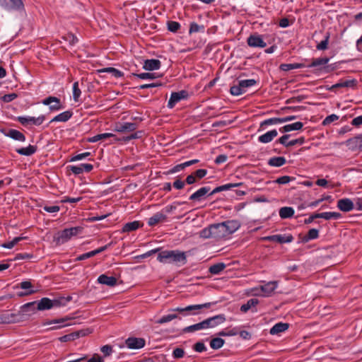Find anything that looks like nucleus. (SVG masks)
<instances>
[{
  "instance_id": "nucleus-34",
  "label": "nucleus",
  "mask_w": 362,
  "mask_h": 362,
  "mask_svg": "<svg viewBox=\"0 0 362 362\" xmlns=\"http://www.w3.org/2000/svg\"><path fill=\"white\" fill-rule=\"evenodd\" d=\"M37 151V146L29 145L27 147L16 149V152L21 155L29 156L34 154Z\"/></svg>"
},
{
  "instance_id": "nucleus-62",
  "label": "nucleus",
  "mask_w": 362,
  "mask_h": 362,
  "mask_svg": "<svg viewBox=\"0 0 362 362\" xmlns=\"http://www.w3.org/2000/svg\"><path fill=\"white\" fill-rule=\"evenodd\" d=\"M339 117L334 114L327 116L322 122L323 125H327L337 120Z\"/></svg>"
},
{
  "instance_id": "nucleus-16",
  "label": "nucleus",
  "mask_w": 362,
  "mask_h": 362,
  "mask_svg": "<svg viewBox=\"0 0 362 362\" xmlns=\"http://www.w3.org/2000/svg\"><path fill=\"white\" fill-rule=\"evenodd\" d=\"M210 191L209 187H203L193 193L189 198L191 201L200 202L202 200L204 197L208 194Z\"/></svg>"
},
{
  "instance_id": "nucleus-63",
  "label": "nucleus",
  "mask_w": 362,
  "mask_h": 362,
  "mask_svg": "<svg viewBox=\"0 0 362 362\" xmlns=\"http://www.w3.org/2000/svg\"><path fill=\"white\" fill-rule=\"evenodd\" d=\"M101 352L104 354V357L110 356L112 351V346L110 345H105L100 349Z\"/></svg>"
},
{
  "instance_id": "nucleus-60",
  "label": "nucleus",
  "mask_w": 362,
  "mask_h": 362,
  "mask_svg": "<svg viewBox=\"0 0 362 362\" xmlns=\"http://www.w3.org/2000/svg\"><path fill=\"white\" fill-rule=\"evenodd\" d=\"M293 179H294L293 177H291L289 176L284 175V176L277 178L275 180V182L280 184V185H284V184L288 183L291 180H292Z\"/></svg>"
},
{
  "instance_id": "nucleus-15",
  "label": "nucleus",
  "mask_w": 362,
  "mask_h": 362,
  "mask_svg": "<svg viewBox=\"0 0 362 362\" xmlns=\"http://www.w3.org/2000/svg\"><path fill=\"white\" fill-rule=\"evenodd\" d=\"M167 220V216L163 211L157 212L153 214L148 220V224L149 226H154L159 223L164 222Z\"/></svg>"
},
{
  "instance_id": "nucleus-44",
  "label": "nucleus",
  "mask_w": 362,
  "mask_h": 362,
  "mask_svg": "<svg viewBox=\"0 0 362 362\" xmlns=\"http://www.w3.org/2000/svg\"><path fill=\"white\" fill-rule=\"evenodd\" d=\"M320 216L321 218H324L326 220H330V219H339L341 218V214L339 212H323L320 213Z\"/></svg>"
},
{
  "instance_id": "nucleus-39",
  "label": "nucleus",
  "mask_w": 362,
  "mask_h": 362,
  "mask_svg": "<svg viewBox=\"0 0 362 362\" xmlns=\"http://www.w3.org/2000/svg\"><path fill=\"white\" fill-rule=\"evenodd\" d=\"M286 160L284 157H273L269 160L268 164L271 166L281 167L284 165L286 163Z\"/></svg>"
},
{
  "instance_id": "nucleus-6",
  "label": "nucleus",
  "mask_w": 362,
  "mask_h": 362,
  "mask_svg": "<svg viewBox=\"0 0 362 362\" xmlns=\"http://www.w3.org/2000/svg\"><path fill=\"white\" fill-rule=\"evenodd\" d=\"M216 303H206L204 304L199 305H191L185 308L177 307L170 310L173 312H178L180 313H184L185 312H192V314L195 315L202 308H209Z\"/></svg>"
},
{
  "instance_id": "nucleus-27",
  "label": "nucleus",
  "mask_w": 362,
  "mask_h": 362,
  "mask_svg": "<svg viewBox=\"0 0 362 362\" xmlns=\"http://www.w3.org/2000/svg\"><path fill=\"white\" fill-rule=\"evenodd\" d=\"M329 61L328 57H320L317 59H313L312 62L310 64L306 65V67H317L318 69H321L322 66L327 64Z\"/></svg>"
},
{
  "instance_id": "nucleus-61",
  "label": "nucleus",
  "mask_w": 362,
  "mask_h": 362,
  "mask_svg": "<svg viewBox=\"0 0 362 362\" xmlns=\"http://www.w3.org/2000/svg\"><path fill=\"white\" fill-rule=\"evenodd\" d=\"M193 349L197 352H203L206 350V347L205 344L202 341H198L196 344H194Z\"/></svg>"
},
{
  "instance_id": "nucleus-41",
  "label": "nucleus",
  "mask_w": 362,
  "mask_h": 362,
  "mask_svg": "<svg viewBox=\"0 0 362 362\" xmlns=\"http://www.w3.org/2000/svg\"><path fill=\"white\" fill-rule=\"evenodd\" d=\"M99 71L101 73H110L115 78H120L124 76V74L121 71H119L117 69H115L113 67L103 68V69H100Z\"/></svg>"
},
{
  "instance_id": "nucleus-36",
  "label": "nucleus",
  "mask_w": 362,
  "mask_h": 362,
  "mask_svg": "<svg viewBox=\"0 0 362 362\" xmlns=\"http://www.w3.org/2000/svg\"><path fill=\"white\" fill-rule=\"evenodd\" d=\"M6 135L14 140L20 141H25V136H24V134L16 129H10Z\"/></svg>"
},
{
  "instance_id": "nucleus-3",
  "label": "nucleus",
  "mask_w": 362,
  "mask_h": 362,
  "mask_svg": "<svg viewBox=\"0 0 362 362\" xmlns=\"http://www.w3.org/2000/svg\"><path fill=\"white\" fill-rule=\"evenodd\" d=\"M83 230L80 226L66 228L59 233L55 237V240L57 244L61 245L69 240L73 236L79 234Z\"/></svg>"
},
{
  "instance_id": "nucleus-37",
  "label": "nucleus",
  "mask_w": 362,
  "mask_h": 362,
  "mask_svg": "<svg viewBox=\"0 0 362 362\" xmlns=\"http://www.w3.org/2000/svg\"><path fill=\"white\" fill-rule=\"evenodd\" d=\"M279 216L281 218H288L293 216L294 210L292 207L284 206L279 209Z\"/></svg>"
},
{
  "instance_id": "nucleus-20",
  "label": "nucleus",
  "mask_w": 362,
  "mask_h": 362,
  "mask_svg": "<svg viewBox=\"0 0 362 362\" xmlns=\"http://www.w3.org/2000/svg\"><path fill=\"white\" fill-rule=\"evenodd\" d=\"M107 247H108L107 245L100 247L95 250H93V251H90V252H86V253H84V254H82V255L78 256L76 259L77 261H82V260L86 259L88 258H90V257L105 251Z\"/></svg>"
},
{
  "instance_id": "nucleus-7",
  "label": "nucleus",
  "mask_w": 362,
  "mask_h": 362,
  "mask_svg": "<svg viewBox=\"0 0 362 362\" xmlns=\"http://www.w3.org/2000/svg\"><path fill=\"white\" fill-rule=\"evenodd\" d=\"M189 96L187 90H182L179 92H173L168 102V107L173 108L182 100H186Z\"/></svg>"
},
{
  "instance_id": "nucleus-28",
  "label": "nucleus",
  "mask_w": 362,
  "mask_h": 362,
  "mask_svg": "<svg viewBox=\"0 0 362 362\" xmlns=\"http://www.w3.org/2000/svg\"><path fill=\"white\" fill-rule=\"evenodd\" d=\"M288 327L289 325L288 323L279 322L271 328L269 333L272 335L279 334L285 332Z\"/></svg>"
},
{
  "instance_id": "nucleus-30",
  "label": "nucleus",
  "mask_w": 362,
  "mask_h": 362,
  "mask_svg": "<svg viewBox=\"0 0 362 362\" xmlns=\"http://www.w3.org/2000/svg\"><path fill=\"white\" fill-rule=\"evenodd\" d=\"M108 138H113L115 141H117L116 139H118L115 134H113L112 133H103V134H97L94 136L88 138V141L89 142L94 143V142H97L100 140H103V139H106Z\"/></svg>"
},
{
  "instance_id": "nucleus-42",
  "label": "nucleus",
  "mask_w": 362,
  "mask_h": 362,
  "mask_svg": "<svg viewBox=\"0 0 362 362\" xmlns=\"http://www.w3.org/2000/svg\"><path fill=\"white\" fill-rule=\"evenodd\" d=\"M305 66V65L303 64L294 63V64H282L280 65L279 68L281 70H282L284 71H288L291 69H300V68H303Z\"/></svg>"
},
{
  "instance_id": "nucleus-59",
  "label": "nucleus",
  "mask_w": 362,
  "mask_h": 362,
  "mask_svg": "<svg viewBox=\"0 0 362 362\" xmlns=\"http://www.w3.org/2000/svg\"><path fill=\"white\" fill-rule=\"evenodd\" d=\"M238 333V329L236 328H233L228 332L224 330L221 331L218 333V335L220 337L235 336Z\"/></svg>"
},
{
  "instance_id": "nucleus-31",
  "label": "nucleus",
  "mask_w": 362,
  "mask_h": 362,
  "mask_svg": "<svg viewBox=\"0 0 362 362\" xmlns=\"http://www.w3.org/2000/svg\"><path fill=\"white\" fill-rule=\"evenodd\" d=\"M143 226L142 223L139 221H134L132 222L127 223L124 225L122 228V232L129 233L132 231H134L141 227Z\"/></svg>"
},
{
  "instance_id": "nucleus-17",
  "label": "nucleus",
  "mask_w": 362,
  "mask_h": 362,
  "mask_svg": "<svg viewBox=\"0 0 362 362\" xmlns=\"http://www.w3.org/2000/svg\"><path fill=\"white\" fill-rule=\"evenodd\" d=\"M346 146L349 149L356 151L362 147V136L361 135L351 138L346 141Z\"/></svg>"
},
{
  "instance_id": "nucleus-40",
  "label": "nucleus",
  "mask_w": 362,
  "mask_h": 362,
  "mask_svg": "<svg viewBox=\"0 0 362 362\" xmlns=\"http://www.w3.org/2000/svg\"><path fill=\"white\" fill-rule=\"evenodd\" d=\"M37 301L30 302L24 304L21 308V312L23 313H27L30 311L35 312L37 310Z\"/></svg>"
},
{
  "instance_id": "nucleus-53",
  "label": "nucleus",
  "mask_w": 362,
  "mask_h": 362,
  "mask_svg": "<svg viewBox=\"0 0 362 362\" xmlns=\"http://www.w3.org/2000/svg\"><path fill=\"white\" fill-rule=\"evenodd\" d=\"M62 39L64 41L68 42L70 45H74L78 41L77 37L71 33H67L66 35L63 36Z\"/></svg>"
},
{
  "instance_id": "nucleus-13",
  "label": "nucleus",
  "mask_w": 362,
  "mask_h": 362,
  "mask_svg": "<svg viewBox=\"0 0 362 362\" xmlns=\"http://www.w3.org/2000/svg\"><path fill=\"white\" fill-rule=\"evenodd\" d=\"M226 321V316L224 314H220L205 320L206 327L214 328L216 326L223 323Z\"/></svg>"
},
{
  "instance_id": "nucleus-12",
  "label": "nucleus",
  "mask_w": 362,
  "mask_h": 362,
  "mask_svg": "<svg viewBox=\"0 0 362 362\" xmlns=\"http://www.w3.org/2000/svg\"><path fill=\"white\" fill-rule=\"evenodd\" d=\"M125 344L129 349H139L145 346L146 341L143 338L129 337L126 339Z\"/></svg>"
},
{
  "instance_id": "nucleus-51",
  "label": "nucleus",
  "mask_w": 362,
  "mask_h": 362,
  "mask_svg": "<svg viewBox=\"0 0 362 362\" xmlns=\"http://www.w3.org/2000/svg\"><path fill=\"white\" fill-rule=\"evenodd\" d=\"M204 31V26L203 25H199L195 22H192L190 23L189 30V34H192L194 33H199V32L203 33Z\"/></svg>"
},
{
  "instance_id": "nucleus-58",
  "label": "nucleus",
  "mask_w": 362,
  "mask_h": 362,
  "mask_svg": "<svg viewBox=\"0 0 362 362\" xmlns=\"http://www.w3.org/2000/svg\"><path fill=\"white\" fill-rule=\"evenodd\" d=\"M180 28V24L176 21H168V30L175 33Z\"/></svg>"
},
{
  "instance_id": "nucleus-23",
  "label": "nucleus",
  "mask_w": 362,
  "mask_h": 362,
  "mask_svg": "<svg viewBox=\"0 0 362 362\" xmlns=\"http://www.w3.org/2000/svg\"><path fill=\"white\" fill-rule=\"evenodd\" d=\"M277 287V281H269L260 286L262 292L264 293V296H269Z\"/></svg>"
},
{
  "instance_id": "nucleus-33",
  "label": "nucleus",
  "mask_w": 362,
  "mask_h": 362,
  "mask_svg": "<svg viewBox=\"0 0 362 362\" xmlns=\"http://www.w3.org/2000/svg\"><path fill=\"white\" fill-rule=\"evenodd\" d=\"M73 115V112L70 110L65 111L55 116L50 122H65L68 121Z\"/></svg>"
},
{
  "instance_id": "nucleus-9",
  "label": "nucleus",
  "mask_w": 362,
  "mask_h": 362,
  "mask_svg": "<svg viewBox=\"0 0 362 362\" xmlns=\"http://www.w3.org/2000/svg\"><path fill=\"white\" fill-rule=\"evenodd\" d=\"M42 104L49 105L50 111H58L64 108L60 99L54 96H49L42 100Z\"/></svg>"
},
{
  "instance_id": "nucleus-8",
  "label": "nucleus",
  "mask_w": 362,
  "mask_h": 362,
  "mask_svg": "<svg viewBox=\"0 0 362 362\" xmlns=\"http://www.w3.org/2000/svg\"><path fill=\"white\" fill-rule=\"evenodd\" d=\"M45 119V115H40L37 117L20 116L17 118V120L23 126H26L30 124L39 126L43 123Z\"/></svg>"
},
{
  "instance_id": "nucleus-56",
  "label": "nucleus",
  "mask_w": 362,
  "mask_h": 362,
  "mask_svg": "<svg viewBox=\"0 0 362 362\" xmlns=\"http://www.w3.org/2000/svg\"><path fill=\"white\" fill-rule=\"evenodd\" d=\"M134 76L141 79H154L157 78L155 73L134 74Z\"/></svg>"
},
{
  "instance_id": "nucleus-47",
  "label": "nucleus",
  "mask_w": 362,
  "mask_h": 362,
  "mask_svg": "<svg viewBox=\"0 0 362 362\" xmlns=\"http://www.w3.org/2000/svg\"><path fill=\"white\" fill-rule=\"evenodd\" d=\"M26 239V237L19 236L14 238L11 241L5 243L2 245V247L7 249L13 248L20 241Z\"/></svg>"
},
{
  "instance_id": "nucleus-55",
  "label": "nucleus",
  "mask_w": 362,
  "mask_h": 362,
  "mask_svg": "<svg viewBox=\"0 0 362 362\" xmlns=\"http://www.w3.org/2000/svg\"><path fill=\"white\" fill-rule=\"evenodd\" d=\"M81 91L78 88V82L76 81L73 84V98L74 101L77 102L80 98Z\"/></svg>"
},
{
  "instance_id": "nucleus-32",
  "label": "nucleus",
  "mask_w": 362,
  "mask_h": 362,
  "mask_svg": "<svg viewBox=\"0 0 362 362\" xmlns=\"http://www.w3.org/2000/svg\"><path fill=\"white\" fill-rule=\"evenodd\" d=\"M303 124L300 122H296L293 124H286L279 129V131L282 133L288 132L294 130H300L303 128Z\"/></svg>"
},
{
  "instance_id": "nucleus-46",
  "label": "nucleus",
  "mask_w": 362,
  "mask_h": 362,
  "mask_svg": "<svg viewBox=\"0 0 362 362\" xmlns=\"http://www.w3.org/2000/svg\"><path fill=\"white\" fill-rule=\"evenodd\" d=\"M281 124V118L272 117V118H269V119H265L263 122H262L260 123V127L264 128V127H265V126L274 125V124Z\"/></svg>"
},
{
  "instance_id": "nucleus-14",
  "label": "nucleus",
  "mask_w": 362,
  "mask_h": 362,
  "mask_svg": "<svg viewBox=\"0 0 362 362\" xmlns=\"http://www.w3.org/2000/svg\"><path fill=\"white\" fill-rule=\"evenodd\" d=\"M265 240L276 242L279 243H291L293 240V237L291 235H273L263 238Z\"/></svg>"
},
{
  "instance_id": "nucleus-54",
  "label": "nucleus",
  "mask_w": 362,
  "mask_h": 362,
  "mask_svg": "<svg viewBox=\"0 0 362 362\" xmlns=\"http://www.w3.org/2000/svg\"><path fill=\"white\" fill-rule=\"evenodd\" d=\"M329 39V33H327L325 39L321 41L317 46L316 48L318 50H325L328 47V42Z\"/></svg>"
},
{
  "instance_id": "nucleus-1",
  "label": "nucleus",
  "mask_w": 362,
  "mask_h": 362,
  "mask_svg": "<svg viewBox=\"0 0 362 362\" xmlns=\"http://www.w3.org/2000/svg\"><path fill=\"white\" fill-rule=\"evenodd\" d=\"M240 227V223L238 221H226L204 228L200 231L199 235L204 239L213 238L219 240L235 233Z\"/></svg>"
},
{
  "instance_id": "nucleus-18",
  "label": "nucleus",
  "mask_w": 362,
  "mask_h": 362,
  "mask_svg": "<svg viewBox=\"0 0 362 362\" xmlns=\"http://www.w3.org/2000/svg\"><path fill=\"white\" fill-rule=\"evenodd\" d=\"M337 207L344 212H348L354 209L353 202L347 198L341 199L337 202Z\"/></svg>"
},
{
  "instance_id": "nucleus-21",
  "label": "nucleus",
  "mask_w": 362,
  "mask_h": 362,
  "mask_svg": "<svg viewBox=\"0 0 362 362\" xmlns=\"http://www.w3.org/2000/svg\"><path fill=\"white\" fill-rule=\"evenodd\" d=\"M37 310L39 311L47 310L53 308V304H52V300L49 298H42L40 300L37 301Z\"/></svg>"
},
{
  "instance_id": "nucleus-10",
  "label": "nucleus",
  "mask_w": 362,
  "mask_h": 362,
  "mask_svg": "<svg viewBox=\"0 0 362 362\" xmlns=\"http://www.w3.org/2000/svg\"><path fill=\"white\" fill-rule=\"evenodd\" d=\"M137 124L134 122L117 123L115 127V131L117 132H132L137 129Z\"/></svg>"
},
{
  "instance_id": "nucleus-25",
  "label": "nucleus",
  "mask_w": 362,
  "mask_h": 362,
  "mask_svg": "<svg viewBox=\"0 0 362 362\" xmlns=\"http://www.w3.org/2000/svg\"><path fill=\"white\" fill-rule=\"evenodd\" d=\"M98 282L109 286H114L117 284V279L114 276H108L105 274H101L98 278Z\"/></svg>"
},
{
  "instance_id": "nucleus-5",
  "label": "nucleus",
  "mask_w": 362,
  "mask_h": 362,
  "mask_svg": "<svg viewBox=\"0 0 362 362\" xmlns=\"http://www.w3.org/2000/svg\"><path fill=\"white\" fill-rule=\"evenodd\" d=\"M0 5L8 11H16L23 12L25 11L22 0H0Z\"/></svg>"
},
{
  "instance_id": "nucleus-35",
  "label": "nucleus",
  "mask_w": 362,
  "mask_h": 362,
  "mask_svg": "<svg viewBox=\"0 0 362 362\" xmlns=\"http://www.w3.org/2000/svg\"><path fill=\"white\" fill-rule=\"evenodd\" d=\"M16 315L13 313H3L0 315V324H10L16 322L15 317Z\"/></svg>"
},
{
  "instance_id": "nucleus-11",
  "label": "nucleus",
  "mask_w": 362,
  "mask_h": 362,
  "mask_svg": "<svg viewBox=\"0 0 362 362\" xmlns=\"http://www.w3.org/2000/svg\"><path fill=\"white\" fill-rule=\"evenodd\" d=\"M247 45L252 47L264 48L267 46V43L263 40L262 37L258 35H251L247 40Z\"/></svg>"
},
{
  "instance_id": "nucleus-22",
  "label": "nucleus",
  "mask_w": 362,
  "mask_h": 362,
  "mask_svg": "<svg viewBox=\"0 0 362 362\" xmlns=\"http://www.w3.org/2000/svg\"><path fill=\"white\" fill-rule=\"evenodd\" d=\"M69 319L70 318L67 317H62V318L48 321V322H45L44 325H49L58 324V325H54L53 327L48 328L49 330L58 329L65 327L66 325L64 323Z\"/></svg>"
},
{
  "instance_id": "nucleus-50",
  "label": "nucleus",
  "mask_w": 362,
  "mask_h": 362,
  "mask_svg": "<svg viewBox=\"0 0 362 362\" xmlns=\"http://www.w3.org/2000/svg\"><path fill=\"white\" fill-rule=\"evenodd\" d=\"M354 84V81L353 80H346L340 81L334 85H333L330 89H334L337 88H344V87H351Z\"/></svg>"
},
{
  "instance_id": "nucleus-19",
  "label": "nucleus",
  "mask_w": 362,
  "mask_h": 362,
  "mask_svg": "<svg viewBox=\"0 0 362 362\" xmlns=\"http://www.w3.org/2000/svg\"><path fill=\"white\" fill-rule=\"evenodd\" d=\"M160 65L161 63L158 59H146L144 61L143 69L147 71L158 70L160 69Z\"/></svg>"
},
{
  "instance_id": "nucleus-57",
  "label": "nucleus",
  "mask_w": 362,
  "mask_h": 362,
  "mask_svg": "<svg viewBox=\"0 0 362 362\" xmlns=\"http://www.w3.org/2000/svg\"><path fill=\"white\" fill-rule=\"evenodd\" d=\"M77 334H74V332L70 333L69 334L64 335L59 338V340L61 342H67V341H74L76 339V337Z\"/></svg>"
},
{
  "instance_id": "nucleus-4",
  "label": "nucleus",
  "mask_w": 362,
  "mask_h": 362,
  "mask_svg": "<svg viewBox=\"0 0 362 362\" xmlns=\"http://www.w3.org/2000/svg\"><path fill=\"white\" fill-rule=\"evenodd\" d=\"M257 81L255 79H246L238 81V84H234L230 88V93L233 95H240L245 93L250 87L255 86Z\"/></svg>"
},
{
  "instance_id": "nucleus-49",
  "label": "nucleus",
  "mask_w": 362,
  "mask_h": 362,
  "mask_svg": "<svg viewBox=\"0 0 362 362\" xmlns=\"http://www.w3.org/2000/svg\"><path fill=\"white\" fill-rule=\"evenodd\" d=\"M142 132H134L129 136H123L122 138L116 139L117 141H124V142H128L130 140L139 139L141 136Z\"/></svg>"
},
{
  "instance_id": "nucleus-26",
  "label": "nucleus",
  "mask_w": 362,
  "mask_h": 362,
  "mask_svg": "<svg viewBox=\"0 0 362 362\" xmlns=\"http://www.w3.org/2000/svg\"><path fill=\"white\" fill-rule=\"evenodd\" d=\"M71 296H60L58 298H55L54 299H51L52 304H53V308H60L67 305V303L71 300Z\"/></svg>"
},
{
  "instance_id": "nucleus-2",
  "label": "nucleus",
  "mask_w": 362,
  "mask_h": 362,
  "mask_svg": "<svg viewBox=\"0 0 362 362\" xmlns=\"http://www.w3.org/2000/svg\"><path fill=\"white\" fill-rule=\"evenodd\" d=\"M157 259L163 264H175L178 266L187 263L185 252L177 250L161 251L158 255Z\"/></svg>"
},
{
  "instance_id": "nucleus-29",
  "label": "nucleus",
  "mask_w": 362,
  "mask_h": 362,
  "mask_svg": "<svg viewBox=\"0 0 362 362\" xmlns=\"http://www.w3.org/2000/svg\"><path fill=\"white\" fill-rule=\"evenodd\" d=\"M206 324V323L204 320L199 323L185 327L182 331H183V332L187 333V332H193L195 331L207 329Z\"/></svg>"
},
{
  "instance_id": "nucleus-52",
  "label": "nucleus",
  "mask_w": 362,
  "mask_h": 362,
  "mask_svg": "<svg viewBox=\"0 0 362 362\" xmlns=\"http://www.w3.org/2000/svg\"><path fill=\"white\" fill-rule=\"evenodd\" d=\"M178 317L177 314H168L167 315H164L160 317L159 320L156 321L158 324H164L168 322H170L173 320H175Z\"/></svg>"
},
{
  "instance_id": "nucleus-48",
  "label": "nucleus",
  "mask_w": 362,
  "mask_h": 362,
  "mask_svg": "<svg viewBox=\"0 0 362 362\" xmlns=\"http://www.w3.org/2000/svg\"><path fill=\"white\" fill-rule=\"evenodd\" d=\"M225 343V341L220 338V337H216L211 340L210 341V346L213 349H218L221 348Z\"/></svg>"
},
{
  "instance_id": "nucleus-45",
  "label": "nucleus",
  "mask_w": 362,
  "mask_h": 362,
  "mask_svg": "<svg viewBox=\"0 0 362 362\" xmlns=\"http://www.w3.org/2000/svg\"><path fill=\"white\" fill-rule=\"evenodd\" d=\"M319 236V230L315 228L309 230L308 234L303 238V241L305 243L308 242L310 240L317 238Z\"/></svg>"
},
{
  "instance_id": "nucleus-43",
  "label": "nucleus",
  "mask_w": 362,
  "mask_h": 362,
  "mask_svg": "<svg viewBox=\"0 0 362 362\" xmlns=\"http://www.w3.org/2000/svg\"><path fill=\"white\" fill-rule=\"evenodd\" d=\"M226 268V264L223 262L217 263L215 264L211 265L209 269V272L211 274H218L221 273L224 269Z\"/></svg>"
},
{
  "instance_id": "nucleus-38",
  "label": "nucleus",
  "mask_w": 362,
  "mask_h": 362,
  "mask_svg": "<svg viewBox=\"0 0 362 362\" xmlns=\"http://www.w3.org/2000/svg\"><path fill=\"white\" fill-rule=\"evenodd\" d=\"M259 303V300L257 298H250L247 300L245 304H243L240 307V311L243 313H247L250 309L255 307Z\"/></svg>"
},
{
  "instance_id": "nucleus-24",
  "label": "nucleus",
  "mask_w": 362,
  "mask_h": 362,
  "mask_svg": "<svg viewBox=\"0 0 362 362\" xmlns=\"http://www.w3.org/2000/svg\"><path fill=\"white\" fill-rule=\"evenodd\" d=\"M277 135V131L276 129H273L259 136L258 138V141L261 143L267 144L272 141Z\"/></svg>"
},
{
  "instance_id": "nucleus-64",
  "label": "nucleus",
  "mask_w": 362,
  "mask_h": 362,
  "mask_svg": "<svg viewBox=\"0 0 362 362\" xmlns=\"http://www.w3.org/2000/svg\"><path fill=\"white\" fill-rule=\"evenodd\" d=\"M192 174L195 176L197 180H201L207 174V170L205 169H199Z\"/></svg>"
}]
</instances>
